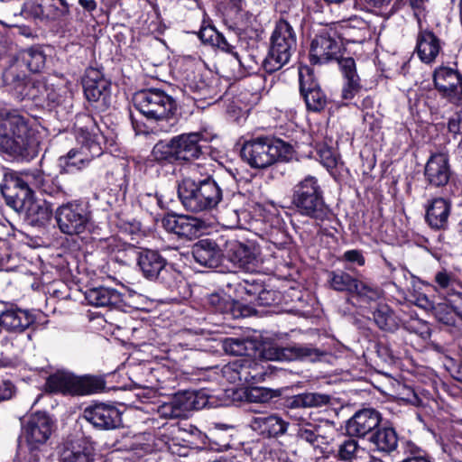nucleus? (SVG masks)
<instances>
[{"instance_id": "f257e3e1", "label": "nucleus", "mask_w": 462, "mask_h": 462, "mask_svg": "<svg viewBox=\"0 0 462 462\" xmlns=\"http://www.w3.org/2000/svg\"><path fill=\"white\" fill-rule=\"evenodd\" d=\"M40 136L30 119L14 112H0V149L32 159L39 152Z\"/></svg>"}, {"instance_id": "f03ea898", "label": "nucleus", "mask_w": 462, "mask_h": 462, "mask_svg": "<svg viewBox=\"0 0 462 462\" xmlns=\"http://www.w3.org/2000/svg\"><path fill=\"white\" fill-rule=\"evenodd\" d=\"M134 107L148 120L160 125V130L169 133L176 120V101L165 91L159 88H148L136 92L133 97Z\"/></svg>"}, {"instance_id": "7ed1b4c3", "label": "nucleus", "mask_w": 462, "mask_h": 462, "mask_svg": "<svg viewBox=\"0 0 462 462\" xmlns=\"http://www.w3.org/2000/svg\"><path fill=\"white\" fill-rule=\"evenodd\" d=\"M178 196L184 208L191 212L212 209L223 199L222 189L211 178L199 182L184 179L178 186Z\"/></svg>"}, {"instance_id": "20e7f679", "label": "nucleus", "mask_w": 462, "mask_h": 462, "mask_svg": "<svg viewBox=\"0 0 462 462\" xmlns=\"http://www.w3.org/2000/svg\"><path fill=\"white\" fill-rule=\"evenodd\" d=\"M291 154V146L285 142L269 136H260L245 141L241 156L251 167L263 169L280 159Z\"/></svg>"}, {"instance_id": "39448f33", "label": "nucleus", "mask_w": 462, "mask_h": 462, "mask_svg": "<svg viewBox=\"0 0 462 462\" xmlns=\"http://www.w3.org/2000/svg\"><path fill=\"white\" fill-rule=\"evenodd\" d=\"M291 203L301 216L319 221H323L328 216L323 190L314 176L307 175L293 186Z\"/></svg>"}, {"instance_id": "423d86ee", "label": "nucleus", "mask_w": 462, "mask_h": 462, "mask_svg": "<svg viewBox=\"0 0 462 462\" xmlns=\"http://www.w3.org/2000/svg\"><path fill=\"white\" fill-rule=\"evenodd\" d=\"M77 139L81 146L79 149H71L65 156L59 159L60 172L73 173L80 171L103 152L101 143L104 137L101 134L80 129Z\"/></svg>"}, {"instance_id": "0eeeda50", "label": "nucleus", "mask_w": 462, "mask_h": 462, "mask_svg": "<svg viewBox=\"0 0 462 462\" xmlns=\"http://www.w3.org/2000/svg\"><path fill=\"white\" fill-rule=\"evenodd\" d=\"M296 50V35L292 26L285 20H280L271 37V48L263 61L267 73H273L287 64Z\"/></svg>"}, {"instance_id": "6e6552de", "label": "nucleus", "mask_w": 462, "mask_h": 462, "mask_svg": "<svg viewBox=\"0 0 462 462\" xmlns=\"http://www.w3.org/2000/svg\"><path fill=\"white\" fill-rule=\"evenodd\" d=\"M46 387L51 393L86 395L102 391L105 381L97 376H77L69 371L58 370L48 377Z\"/></svg>"}, {"instance_id": "1a4fd4ad", "label": "nucleus", "mask_w": 462, "mask_h": 462, "mask_svg": "<svg viewBox=\"0 0 462 462\" xmlns=\"http://www.w3.org/2000/svg\"><path fill=\"white\" fill-rule=\"evenodd\" d=\"M55 218L61 233L76 236L84 233L88 228L91 212L86 203L75 199L59 206Z\"/></svg>"}, {"instance_id": "9d476101", "label": "nucleus", "mask_w": 462, "mask_h": 462, "mask_svg": "<svg viewBox=\"0 0 462 462\" xmlns=\"http://www.w3.org/2000/svg\"><path fill=\"white\" fill-rule=\"evenodd\" d=\"M137 265L143 277L151 281H158L168 288L175 285L177 272L167 263L159 252L144 249L138 252Z\"/></svg>"}, {"instance_id": "9b49d317", "label": "nucleus", "mask_w": 462, "mask_h": 462, "mask_svg": "<svg viewBox=\"0 0 462 462\" xmlns=\"http://www.w3.org/2000/svg\"><path fill=\"white\" fill-rule=\"evenodd\" d=\"M206 404L205 399L199 393L184 391L176 393L169 402L157 408L161 418L177 419L188 416L192 410H199Z\"/></svg>"}, {"instance_id": "f8f14e48", "label": "nucleus", "mask_w": 462, "mask_h": 462, "mask_svg": "<svg viewBox=\"0 0 462 462\" xmlns=\"http://www.w3.org/2000/svg\"><path fill=\"white\" fill-rule=\"evenodd\" d=\"M341 51L340 41L332 29H325L312 40L310 60L313 64H324L337 60Z\"/></svg>"}, {"instance_id": "ddd939ff", "label": "nucleus", "mask_w": 462, "mask_h": 462, "mask_svg": "<svg viewBox=\"0 0 462 462\" xmlns=\"http://www.w3.org/2000/svg\"><path fill=\"white\" fill-rule=\"evenodd\" d=\"M226 257L237 267L254 272L260 263V249L254 243L228 240L226 243Z\"/></svg>"}, {"instance_id": "4468645a", "label": "nucleus", "mask_w": 462, "mask_h": 462, "mask_svg": "<svg viewBox=\"0 0 462 462\" xmlns=\"http://www.w3.org/2000/svg\"><path fill=\"white\" fill-rule=\"evenodd\" d=\"M299 80L300 94L304 98L307 108L313 112L323 110L327 106L328 98L316 81L313 71L309 66L299 68Z\"/></svg>"}, {"instance_id": "2eb2a0df", "label": "nucleus", "mask_w": 462, "mask_h": 462, "mask_svg": "<svg viewBox=\"0 0 462 462\" xmlns=\"http://www.w3.org/2000/svg\"><path fill=\"white\" fill-rule=\"evenodd\" d=\"M433 80L444 97L455 105H462V77L456 69L441 66L435 69Z\"/></svg>"}, {"instance_id": "dca6fc26", "label": "nucleus", "mask_w": 462, "mask_h": 462, "mask_svg": "<svg viewBox=\"0 0 462 462\" xmlns=\"http://www.w3.org/2000/svg\"><path fill=\"white\" fill-rule=\"evenodd\" d=\"M224 205L219 211V217L223 225L229 228L242 227L249 214L247 211V199L241 192L226 194Z\"/></svg>"}, {"instance_id": "f3484780", "label": "nucleus", "mask_w": 462, "mask_h": 462, "mask_svg": "<svg viewBox=\"0 0 462 462\" xmlns=\"http://www.w3.org/2000/svg\"><path fill=\"white\" fill-rule=\"evenodd\" d=\"M263 356L264 358L273 361L308 360L314 362L319 358L321 353L317 348L301 345L286 347L269 346L263 350Z\"/></svg>"}, {"instance_id": "a211bd4d", "label": "nucleus", "mask_w": 462, "mask_h": 462, "mask_svg": "<svg viewBox=\"0 0 462 462\" xmlns=\"http://www.w3.org/2000/svg\"><path fill=\"white\" fill-rule=\"evenodd\" d=\"M53 427L52 420L46 413L36 412L28 417L23 430L30 445H39L44 444L49 439Z\"/></svg>"}, {"instance_id": "6ab92c4d", "label": "nucleus", "mask_w": 462, "mask_h": 462, "mask_svg": "<svg viewBox=\"0 0 462 462\" xmlns=\"http://www.w3.org/2000/svg\"><path fill=\"white\" fill-rule=\"evenodd\" d=\"M162 224L167 231L189 240L198 237L205 229V223L201 219L185 215L168 216Z\"/></svg>"}, {"instance_id": "aec40b11", "label": "nucleus", "mask_w": 462, "mask_h": 462, "mask_svg": "<svg viewBox=\"0 0 462 462\" xmlns=\"http://www.w3.org/2000/svg\"><path fill=\"white\" fill-rule=\"evenodd\" d=\"M35 320L36 316L32 311L16 305H9L0 313V325L10 333L24 332Z\"/></svg>"}, {"instance_id": "412c9836", "label": "nucleus", "mask_w": 462, "mask_h": 462, "mask_svg": "<svg viewBox=\"0 0 462 462\" xmlns=\"http://www.w3.org/2000/svg\"><path fill=\"white\" fill-rule=\"evenodd\" d=\"M83 88L86 98L89 102L100 103L106 106L110 102V83L101 73L89 69L83 79Z\"/></svg>"}, {"instance_id": "4be33fe9", "label": "nucleus", "mask_w": 462, "mask_h": 462, "mask_svg": "<svg viewBox=\"0 0 462 462\" xmlns=\"http://www.w3.org/2000/svg\"><path fill=\"white\" fill-rule=\"evenodd\" d=\"M84 418L100 430L116 429L121 424V413L112 405L94 404L84 411Z\"/></svg>"}, {"instance_id": "5701e85b", "label": "nucleus", "mask_w": 462, "mask_h": 462, "mask_svg": "<svg viewBox=\"0 0 462 462\" xmlns=\"http://www.w3.org/2000/svg\"><path fill=\"white\" fill-rule=\"evenodd\" d=\"M289 423L275 413L253 416L250 429L263 439L278 438L286 433Z\"/></svg>"}, {"instance_id": "b1692460", "label": "nucleus", "mask_w": 462, "mask_h": 462, "mask_svg": "<svg viewBox=\"0 0 462 462\" xmlns=\"http://www.w3.org/2000/svg\"><path fill=\"white\" fill-rule=\"evenodd\" d=\"M1 193L5 203L14 210L19 212L33 192L23 172L22 177L15 178L3 185Z\"/></svg>"}, {"instance_id": "393cba45", "label": "nucleus", "mask_w": 462, "mask_h": 462, "mask_svg": "<svg viewBox=\"0 0 462 462\" xmlns=\"http://www.w3.org/2000/svg\"><path fill=\"white\" fill-rule=\"evenodd\" d=\"M451 175L448 156L439 152L432 154L424 169L427 182L434 187H443L448 184Z\"/></svg>"}, {"instance_id": "a878e982", "label": "nucleus", "mask_w": 462, "mask_h": 462, "mask_svg": "<svg viewBox=\"0 0 462 462\" xmlns=\"http://www.w3.org/2000/svg\"><path fill=\"white\" fill-rule=\"evenodd\" d=\"M381 421L380 413L373 409H364L356 411L346 423L349 436L364 438L377 429Z\"/></svg>"}, {"instance_id": "bb28decb", "label": "nucleus", "mask_w": 462, "mask_h": 462, "mask_svg": "<svg viewBox=\"0 0 462 462\" xmlns=\"http://www.w3.org/2000/svg\"><path fill=\"white\" fill-rule=\"evenodd\" d=\"M174 137L179 161L198 159L202 154V143L207 141L202 133L191 132Z\"/></svg>"}, {"instance_id": "cd10ccee", "label": "nucleus", "mask_w": 462, "mask_h": 462, "mask_svg": "<svg viewBox=\"0 0 462 462\" xmlns=\"http://www.w3.org/2000/svg\"><path fill=\"white\" fill-rule=\"evenodd\" d=\"M442 47L440 40L428 29L419 27L415 51L420 60L426 64L435 61Z\"/></svg>"}, {"instance_id": "c85d7f7f", "label": "nucleus", "mask_w": 462, "mask_h": 462, "mask_svg": "<svg viewBox=\"0 0 462 462\" xmlns=\"http://www.w3.org/2000/svg\"><path fill=\"white\" fill-rule=\"evenodd\" d=\"M192 255L200 265L216 268L222 261L223 253L218 245L211 239H202L192 247Z\"/></svg>"}, {"instance_id": "c756f323", "label": "nucleus", "mask_w": 462, "mask_h": 462, "mask_svg": "<svg viewBox=\"0 0 462 462\" xmlns=\"http://www.w3.org/2000/svg\"><path fill=\"white\" fill-rule=\"evenodd\" d=\"M339 66L344 78L341 97L345 100H351L362 88L355 60L352 58L342 59L339 60Z\"/></svg>"}, {"instance_id": "7c9ffc66", "label": "nucleus", "mask_w": 462, "mask_h": 462, "mask_svg": "<svg viewBox=\"0 0 462 462\" xmlns=\"http://www.w3.org/2000/svg\"><path fill=\"white\" fill-rule=\"evenodd\" d=\"M32 226L44 225L51 217L49 205L32 194L18 212Z\"/></svg>"}, {"instance_id": "2f4dec72", "label": "nucleus", "mask_w": 462, "mask_h": 462, "mask_svg": "<svg viewBox=\"0 0 462 462\" xmlns=\"http://www.w3.org/2000/svg\"><path fill=\"white\" fill-rule=\"evenodd\" d=\"M435 318L448 326H456L457 320L462 321V298H445V301L433 307Z\"/></svg>"}, {"instance_id": "473e14b6", "label": "nucleus", "mask_w": 462, "mask_h": 462, "mask_svg": "<svg viewBox=\"0 0 462 462\" xmlns=\"http://www.w3.org/2000/svg\"><path fill=\"white\" fill-rule=\"evenodd\" d=\"M32 189H37L41 192L51 197H60L65 195L63 188L58 183L57 180L50 175H45L40 170H32L23 172Z\"/></svg>"}, {"instance_id": "72a5a7b5", "label": "nucleus", "mask_w": 462, "mask_h": 462, "mask_svg": "<svg viewBox=\"0 0 462 462\" xmlns=\"http://www.w3.org/2000/svg\"><path fill=\"white\" fill-rule=\"evenodd\" d=\"M450 203L443 198H436L430 201L426 209V220L435 229L444 228L450 214Z\"/></svg>"}, {"instance_id": "f704fd0d", "label": "nucleus", "mask_w": 462, "mask_h": 462, "mask_svg": "<svg viewBox=\"0 0 462 462\" xmlns=\"http://www.w3.org/2000/svg\"><path fill=\"white\" fill-rule=\"evenodd\" d=\"M85 299L95 307H115L122 302V295L116 290L107 287H95L85 292Z\"/></svg>"}, {"instance_id": "c9c22d12", "label": "nucleus", "mask_w": 462, "mask_h": 462, "mask_svg": "<svg viewBox=\"0 0 462 462\" xmlns=\"http://www.w3.org/2000/svg\"><path fill=\"white\" fill-rule=\"evenodd\" d=\"M434 290L445 298H462V284L447 270H441L434 275Z\"/></svg>"}, {"instance_id": "e433bc0d", "label": "nucleus", "mask_w": 462, "mask_h": 462, "mask_svg": "<svg viewBox=\"0 0 462 462\" xmlns=\"http://www.w3.org/2000/svg\"><path fill=\"white\" fill-rule=\"evenodd\" d=\"M331 396L320 393H302L287 401L289 409L320 408L330 404Z\"/></svg>"}, {"instance_id": "4c0bfd02", "label": "nucleus", "mask_w": 462, "mask_h": 462, "mask_svg": "<svg viewBox=\"0 0 462 462\" xmlns=\"http://www.w3.org/2000/svg\"><path fill=\"white\" fill-rule=\"evenodd\" d=\"M248 361L241 360L234 362L223 367V374L231 383L245 382L247 383H254L258 380L260 374L252 373L249 370Z\"/></svg>"}, {"instance_id": "58836bf2", "label": "nucleus", "mask_w": 462, "mask_h": 462, "mask_svg": "<svg viewBox=\"0 0 462 462\" xmlns=\"http://www.w3.org/2000/svg\"><path fill=\"white\" fill-rule=\"evenodd\" d=\"M398 436L393 428L384 427L377 429L370 437V442L380 452L390 454L398 446Z\"/></svg>"}, {"instance_id": "ea45409f", "label": "nucleus", "mask_w": 462, "mask_h": 462, "mask_svg": "<svg viewBox=\"0 0 462 462\" xmlns=\"http://www.w3.org/2000/svg\"><path fill=\"white\" fill-rule=\"evenodd\" d=\"M61 462H92L93 452L90 446L84 441H78L65 446L60 453Z\"/></svg>"}, {"instance_id": "a19ab883", "label": "nucleus", "mask_w": 462, "mask_h": 462, "mask_svg": "<svg viewBox=\"0 0 462 462\" xmlns=\"http://www.w3.org/2000/svg\"><path fill=\"white\" fill-rule=\"evenodd\" d=\"M356 280L344 271H330L328 273L327 282L334 291L352 293Z\"/></svg>"}, {"instance_id": "79ce46f5", "label": "nucleus", "mask_w": 462, "mask_h": 462, "mask_svg": "<svg viewBox=\"0 0 462 462\" xmlns=\"http://www.w3.org/2000/svg\"><path fill=\"white\" fill-rule=\"evenodd\" d=\"M375 324L383 330L393 331L399 327V320L391 308L386 304H380L373 313Z\"/></svg>"}, {"instance_id": "37998d69", "label": "nucleus", "mask_w": 462, "mask_h": 462, "mask_svg": "<svg viewBox=\"0 0 462 462\" xmlns=\"http://www.w3.org/2000/svg\"><path fill=\"white\" fill-rule=\"evenodd\" d=\"M20 56L23 62L32 72H40L45 66L46 56L41 47L23 50Z\"/></svg>"}, {"instance_id": "c03bdc74", "label": "nucleus", "mask_w": 462, "mask_h": 462, "mask_svg": "<svg viewBox=\"0 0 462 462\" xmlns=\"http://www.w3.org/2000/svg\"><path fill=\"white\" fill-rule=\"evenodd\" d=\"M226 353L233 356H251L254 350V343L245 338L228 337L223 341Z\"/></svg>"}, {"instance_id": "a18cd8bd", "label": "nucleus", "mask_w": 462, "mask_h": 462, "mask_svg": "<svg viewBox=\"0 0 462 462\" xmlns=\"http://www.w3.org/2000/svg\"><path fill=\"white\" fill-rule=\"evenodd\" d=\"M352 293L364 302L375 301L381 298L383 291L370 282L356 279Z\"/></svg>"}, {"instance_id": "49530a36", "label": "nucleus", "mask_w": 462, "mask_h": 462, "mask_svg": "<svg viewBox=\"0 0 462 462\" xmlns=\"http://www.w3.org/2000/svg\"><path fill=\"white\" fill-rule=\"evenodd\" d=\"M363 451L357 440L348 438L338 445L337 457L341 461L352 462L360 457Z\"/></svg>"}, {"instance_id": "de8ad7c7", "label": "nucleus", "mask_w": 462, "mask_h": 462, "mask_svg": "<svg viewBox=\"0 0 462 462\" xmlns=\"http://www.w3.org/2000/svg\"><path fill=\"white\" fill-rule=\"evenodd\" d=\"M45 21L60 19L69 13L66 0H42Z\"/></svg>"}, {"instance_id": "09e8293b", "label": "nucleus", "mask_w": 462, "mask_h": 462, "mask_svg": "<svg viewBox=\"0 0 462 462\" xmlns=\"http://www.w3.org/2000/svg\"><path fill=\"white\" fill-rule=\"evenodd\" d=\"M175 143V137L171 138L170 142H158L152 149L153 157L157 161H179Z\"/></svg>"}, {"instance_id": "8fccbe9b", "label": "nucleus", "mask_w": 462, "mask_h": 462, "mask_svg": "<svg viewBox=\"0 0 462 462\" xmlns=\"http://www.w3.org/2000/svg\"><path fill=\"white\" fill-rule=\"evenodd\" d=\"M98 247L107 254L111 255L113 259L116 258V255L118 254V253H122L126 250H133L132 245L122 241L117 236H110L100 240Z\"/></svg>"}, {"instance_id": "3c124183", "label": "nucleus", "mask_w": 462, "mask_h": 462, "mask_svg": "<svg viewBox=\"0 0 462 462\" xmlns=\"http://www.w3.org/2000/svg\"><path fill=\"white\" fill-rule=\"evenodd\" d=\"M317 159L328 171H332L339 163V157L326 144L317 146Z\"/></svg>"}, {"instance_id": "603ef678", "label": "nucleus", "mask_w": 462, "mask_h": 462, "mask_svg": "<svg viewBox=\"0 0 462 462\" xmlns=\"http://www.w3.org/2000/svg\"><path fill=\"white\" fill-rule=\"evenodd\" d=\"M404 454L406 457L402 462H432V457L412 442H407Z\"/></svg>"}, {"instance_id": "864d4df0", "label": "nucleus", "mask_w": 462, "mask_h": 462, "mask_svg": "<svg viewBox=\"0 0 462 462\" xmlns=\"http://www.w3.org/2000/svg\"><path fill=\"white\" fill-rule=\"evenodd\" d=\"M246 400L250 402L263 403L273 397L269 389L263 387H252L245 392Z\"/></svg>"}, {"instance_id": "5fc2aeb1", "label": "nucleus", "mask_w": 462, "mask_h": 462, "mask_svg": "<svg viewBox=\"0 0 462 462\" xmlns=\"http://www.w3.org/2000/svg\"><path fill=\"white\" fill-rule=\"evenodd\" d=\"M23 13L26 17L45 21L43 8L42 7V0H35L27 3L24 6Z\"/></svg>"}, {"instance_id": "6e6d98bb", "label": "nucleus", "mask_w": 462, "mask_h": 462, "mask_svg": "<svg viewBox=\"0 0 462 462\" xmlns=\"http://www.w3.org/2000/svg\"><path fill=\"white\" fill-rule=\"evenodd\" d=\"M220 33L210 24L206 25L203 23L200 30L198 32L199 38L206 43L214 45L217 39H219Z\"/></svg>"}, {"instance_id": "4d7b16f0", "label": "nucleus", "mask_w": 462, "mask_h": 462, "mask_svg": "<svg viewBox=\"0 0 462 462\" xmlns=\"http://www.w3.org/2000/svg\"><path fill=\"white\" fill-rule=\"evenodd\" d=\"M208 305L218 312H225L229 309V302L220 294L212 293L208 297Z\"/></svg>"}, {"instance_id": "13d9d810", "label": "nucleus", "mask_w": 462, "mask_h": 462, "mask_svg": "<svg viewBox=\"0 0 462 462\" xmlns=\"http://www.w3.org/2000/svg\"><path fill=\"white\" fill-rule=\"evenodd\" d=\"M160 125L156 124L155 126L146 125L144 123H142L132 116V125L136 134H156L158 132H162L160 130Z\"/></svg>"}, {"instance_id": "bf43d9fd", "label": "nucleus", "mask_w": 462, "mask_h": 462, "mask_svg": "<svg viewBox=\"0 0 462 462\" xmlns=\"http://www.w3.org/2000/svg\"><path fill=\"white\" fill-rule=\"evenodd\" d=\"M427 0H410V5L413 10L414 16L418 23V27L421 26V16L426 11L425 3Z\"/></svg>"}, {"instance_id": "052dcab7", "label": "nucleus", "mask_w": 462, "mask_h": 462, "mask_svg": "<svg viewBox=\"0 0 462 462\" xmlns=\"http://www.w3.org/2000/svg\"><path fill=\"white\" fill-rule=\"evenodd\" d=\"M448 130L454 134H462V111L457 113L448 121Z\"/></svg>"}, {"instance_id": "680f3d73", "label": "nucleus", "mask_w": 462, "mask_h": 462, "mask_svg": "<svg viewBox=\"0 0 462 462\" xmlns=\"http://www.w3.org/2000/svg\"><path fill=\"white\" fill-rule=\"evenodd\" d=\"M297 436L300 439L310 444H314L318 438L317 434L313 430L309 429L305 426L299 428Z\"/></svg>"}, {"instance_id": "e2e57ef3", "label": "nucleus", "mask_w": 462, "mask_h": 462, "mask_svg": "<svg viewBox=\"0 0 462 462\" xmlns=\"http://www.w3.org/2000/svg\"><path fill=\"white\" fill-rule=\"evenodd\" d=\"M344 259L350 263H355L358 266H363L365 263L364 255L358 250H348L345 252Z\"/></svg>"}, {"instance_id": "0e129e2a", "label": "nucleus", "mask_w": 462, "mask_h": 462, "mask_svg": "<svg viewBox=\"0 0 462 462\" xmlns=\"http://www.w3.org/2000/svg\"><path fill=\"white\" fill-rule=\"evenodd\" d=\"M14 394V386L9 381L0 383V401L10 400Z\"/></svg>"}, {"instance_id": "69168bd1", "label": "nucleus", "mask_w": 462, "mask_h": 462, "mask_svg": "<svg viewBox=\"0 0 462 462\" xmlns=\"http://www.w3.org/2000/svg\"><path fill=\"white\" fill-rule=\"evenodd\" d=\"M214 45L228 53H231L241 64L238 53L234 51V46H232L221 33L219 35V39L217 40Z\"/></svg>"}, {"instance_id": "338daca9", "label": "nucleus", "mask_w": 462, "mask_h": 462, "mask_svg": "<svg viewBox=\"0 0 462 462\" xmlns=\"http://www.w3.org/2000/svg\"><path fill=\"white\" fill-rule=\"evenodd\" d=\"M134 255L138 256V252L133 245V250H126L123 251L122 253H118V254L116 255V258L114 260L122 264H126Z\"/></svg>"}, {"instance_id": "774afa93", "label": "nucleus", "mask_w": 462, "mask_h": 462, "mask_svg": "<svg viewBox=\"0 0 462 462\" xmlns=\"http://www.w3.org/2000/svg\"><path fill=\"white\" fill-rule=\"evenodd\" d=\"M416 306L424 310H433L435 305L428 299L425 294L419 295L414 300Z\"/></svg>"}]
</instances>
